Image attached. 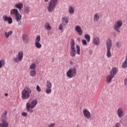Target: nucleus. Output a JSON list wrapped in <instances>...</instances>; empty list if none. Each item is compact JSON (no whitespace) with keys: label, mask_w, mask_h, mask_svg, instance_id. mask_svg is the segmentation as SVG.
Listing matches in <instances>:
<instances>
[{"label":"nucleus","mask_w":127,"mask_h":127,"mask_svg":"<svg viewBox=\"0 0 127 127\" xmlns=\"http://www.w3.org/2000/svg\"><path fill=\"white\" fill-rule=\"evenodd\" d=\"M55 127V123H53L48 125V127Z\"/></svg>","instance_id":"nucleus-41"},{"label":"nucleus","mask_w":127,"mask_h":127,"mask_svg":"<svg viewBox=\"0 0 127 127\" xmlns=\"http://www.w3.org/2000/svg\"><path fill=\"white\" fill-rule=\"evenodd\" d=\"M9 126V124L6 120L2 121V123L0 124V127H8Z\"/></svg>","instance_id":"nucleus-17"},{"label":"nucleus","mask_w":127,"mask_h":127,"mask_svg":"<svg viewBox=\"0 0 127 127\" xmlns=\"http://www.w3.org/2000/svg\"><path fill=\"white\" fill-rule=\"evenodd\" d=\"M77 75V69L76 68H70L66 72V76L69 79L75 77Z\"/></svg>","instance_id":"nucleus-5"},{"label":"nucleus","mask_w":127,"mask_h":127,"mask_svg":"<svg viewBox=\"0 0 127 127\" xmlns=\"http://www.w3.org/2000/svg\"><path fill=\"white\" fill-rule=\"evenodd\" d=\"M13 33L12 31H9V32H5V37L6 38H9V37Z\"/></svg>","instance_id":"nucleus-26"},{"label":"nucleus","mask_w":127,"mask_h":127,"mask_svg":"<svg viewBox=\"0 0 127 127\" xmlns=\"http://www.w3.org/2000/svg\"><path fill=\"white\" fill-rule=\"evenodd\" d=\"M24 12L25 13H29V12H30V8L28 6L25 7L24 8Z\"/></svg>","instance_id":"nucleus-32"},{"label":"nucleus","mask_w":127,"mask_h":127,"mask_svg":"<svg viewBox=\"0 0 127 127\" xmlns=\"http://www.w3.org/2000/svg\"><path fill=\"white\" fill-rule=\"evenodd\" d=\"M23 58V52L20 51L18 53L17 57L13 58L12 61L14 63H18V62H21Z\"/></svg>","instance_id":"nucleus-8"},{"label":"nucleus","mask_w":127,"mask_h":127,"mask_svg":"<svg viewBox=\"0 0 127 127\" xmlns=\"http://www.w3.org/2000/svg\"><path fill=\"white\" fill-rule=\"evenodd\" d=\"M2 19L4 21H8V24H11L12 23V18L10 17H7L6 15H3L2 16Z\"/></svg>","instance_id":"nucleus-14"},{"label":"nucleus","mask_w":127,"mask_h":127,"mask_svg":"<svg viewBox=\"0 0 127 127\" xmlns=\"http://www.w3.org/2000/svg\"><path fill=\"white\" fill-rule=\"evenodd\" d=\"M74 29H75V31H76V32H77V33L80 36H81L83 34V30H82L81 26H80L79 25L75 26Z\"/></svg>","instance_id":"nucleus-15"},{"label":"nucleus","mask_w":127,"mask_h":127,"mask_svg":"<svg viewBox=\"0 0 127 127\" xmlns=\"http://www.w3.org/2000/svg\"><path fill=\"white\" fill-rule=\"evenodd\" d=\"M68 12H69L70 14H73V13L75 12V10L74 9V8L72 6H68Z\"/></svg>","instance_id":"nucleus-25"},{"label":"nucleus","mask_w":127,"mask_h":127,"mask_svg":"<svg viewBox=\"0 0 127 127\" xmlns=\"http://www.w3.org/2000/svg\"><path fill=\"white\" fill-rule=\"evenodd\" d=\"M64 25H65L64 24H61L59 27V30H62V29H63V27H64Z\"/></svg>","instance_id":"nucleus-37"},{"label":"nucleus","mask_w":127,"mask_h":127,"mask_svg":"<svg viewBox=\"0 0 127 127\" xmlns=\"http://www.w3.org/2000/svg\"><path fill=\"white\" fill-rule=\"evenodd\" d=\"M93 43L94 45H100V38L98 37H95L93 39Z\"/></svg>","instance_id":"nucleus-22"},{"label":"nucleus","mask_w":127,"mask_h":127,"mask_svg":"<svg viewBox=\"0 0 127 127\" xmlns=\"http://www.w3.org/2000/svg\"><path fill=\"white\" fill-rule=\"evenodd\" d=\"M15 7H16V8H18L19 11H21V8L23 7V4L22 3H17L15 5Z\"/></svg>","instance_id":"nucleus-23"},{"label":"nucleus","mask_w":127,"mask_h":127,"mask_svg":"<svg viewBox=\"0 0 127 127\" xmlns=\"http://www.w3.org/2000/svg\"><path fill=\"white\" fill-rule=\"evenodd\" d=\"M21 22H20V23H18V25H20V24H21Z\"/></svg>","instance_id":"nucleus-46"},{"label":"nucleus","mask_w":127,"mask_h":127,"mask_svg":"<svg viewBox=\"0 0 127 127\" xmlns=\"http://www.w3.org/2000/svg\"><path fill=\"white\" fill-rule=\"evenodd\" d=\"M7 96H8V94L7 93L5 94V96L6 97Z\"/></svg>","instance_id":"nucleus-45"},{"label":"nucleus","mask_w":127,"mask_h":127,"mask_svg":"<svg viewBox=\"0 0 127 127\" xmlns=\"http://www.w3.org/2000/svg\"><path fill=\"white\" fill-rule=\"evenodd\" d=\"M82 114L84 117H85L87 120H89V119H91V112H90V111H89L88 109H83V110L82 111Z\"/></svg>","instance_id":"nucleus-12"},{"label":"nucleus","mask_w":127,"mask_h":127,"mask_svg":"<svg viewBox=\"0 0 127 127\" xmlns=\"http://www.w3.org/2000/svg\"><path fill=\"white\" fill-rule=\"evenodd\" d=\"M6 115H7V111H5L1 117V121H6Z\"/></svg>","instance_id":"nucleus-27"},{"label":"nucleus","mask_w":127,"mask_h":127,"mask_svg":"<svg viewBox=\"0 0 127 127\" xmlns=\"http://www.w3.org/2000/svg\"><path fill=\"white\" fill-rule=\"evenodd\" d=\"M30 76H31V77H35V76H36V70H35V69L31 70L30 71Z\"/></svg>","instance_id":"nucleus-28"},{"label":"nucleus","mask_w":127,"mask_h":127,"mask_svg":"<svg viewBox=\"0 0 127 127\" xmlns=\"http://www.w3.org/2000/svg\"><path fill=\"white\" fill-rule=\"evenodd\" d=\"M29 68L31 70H35L36 69V64L34 63L30 65Z\"/></svg>","instance_id":"nucleus-31"},{"label":"nucleus","mask_w":127,"mask_h":127,"mask_svg":"<svg viewBox=\"0 0 127 127\" xmlns=\"http://www.w3.org/2000/svg\"><path fill=\"white\" fill-rule=\"evenodd\" d=\"M123 26V20H118L114 24V29L118 33H121V27Z\"/></svg>","instance_id":"nucleus-6"},{"label":"nucleus","mask_w":127,"mask_h":127,"mask_svg":"<svg viewBox=\"0 0 127 127\" xmlns=\"http://www.w3.org/2000/svg\"><path fill=\"white\" fill-rule=\"evenodd\" d=\"M76 51H77V54L78 55H80V52H81V50L80 49V46L77 45H76Z\"/></svg>","instance_id":"nucleus-33"},{"label":"nucleus","mask_w":127,"mask_h":127,"mask_svg":"<svg viewBox=\"0 0 127 127\" xmlns=\"http://www.w3.org/2000/svg\"><path fill=\"white\" fill-rule=\"evenodd\" d=\"M84 37L85 39L87 40V42H88V43H89V42H90L91 40V36H90L89 34H86L84 36Z\"/></svg>","instance_id":"nucleus-30"},{"label":"nucleus","mask_w":127,"mask_h":127,"mask_svg":"<svg viewBox=\"0 0 127 127\" xmlns=\"http://www.w3.org/2000/svg\"><path fill=\"white\" fill-rule=\"evenodd\" d=\"M121 44H122V43H121V42H117L116 44L117 48H120V47H121Z\"/></svg>","instance_id":"nucleus-35"},{"label":"nucleus","mask_w":127,"mask_h":127,"mask_svg":"<svg viewBox=\"0 0 127 127\" xmlns=\"http://www.w3.org/2000/svg\"><path fill=\"white\" fill-rule=\"evenodd\" d=\"M45 2H48L49 1V0H45Z\"/></svg>","instance_id":"nucleus-44"},{"label":"nucleus","mask_w":127,"mask_h":127,"mask_svg":"<svg viewBox=\"0 0 127 127\" xmlns=\"http://www.w3.org/2000/svg\"><path fill=\"white\" fill-rule=\"evenodd\" d=\"M45 28L46 30H51L52 27H51L49 23L47 22L45 24Z\"/></svg>","instance_id":"nucleus-24"},{"label":"nucleus","mask_w":127,"mask_h":127,"mask_svg":"<svg viewBox=\"0 0 127 127\" xmlns=\"http://www.w3.org/2000/svg\"><path fill=\"white\" fill-rule=\"evenodd\" d=\"M26 110L28 112H30V113H33V110L31 109V108H29V109L27 108V106H26Z\"/></svg>","instance_id":"nucleus-36"},{"label":"nucleus","mask_w":127,"mask_h":127,"mask_svg":"<svg viewBox=\"0 0 127 127\" xmlns=\"http://www.w3.org/2000/svg\"><path fill=\"white\" fill-rule=\"evenodd\" d=\"M125 86H127V77H126L125 79Z\"/></svg>","instance_id":"nucleus-43"},{"label":"nucleus","mask_w":127,"mask_h":127,"mask_svg":"<svg viewBox=\"0 0 127 127\" xmlns=\"http://www.w3.org/2000/svg\"><path fill=\"white\" fill-rule=\"evenodd\" d=\"M38 101L36 99L33 100L31 103L27 102L26 104V107H27L28 109L31 108V109H34L35 107H36V105H37Z\"/></svg>","instance_id":"nucleus-9"},{"label":"nucleus","mask_w":127,"mask_h":127,"mask_svg":"<svg viewBox=\"0 0 127 127\" xmlns=\"http://www.w3.org/2000/svg\"><path fill=\"white\" fill-rule=\"evenodd\" d=\"M82 43L83 45H87V41L86 40H82Z\"/></svg>","instance_id":"nucleus-40"},{"label":"nucleus","mask_w":127,"mask_h":127,"mask_svg":"<svg viewBox=\"0 0 127 127\" xmlns=\"http://www.w3.org/2000/svg\"><path fill=\"white\" fill-rule=\"evenodd\" d=\"M22 41L24 43L27 44L29 42V38L28 36L26 34H24L22 37Z\"/></svg>","instance_id":"nucleus-16"},{"label":"nucleus","mask_w":127,"mask_h":127,"mask_svg":"<svg viewBox=\"0 0 127 127\" xmlns=\"http://www.w3.org/2000/svg\"><path fill=\"white\" fill-rule=\"evenodd\" d=\"M99 19H100V15H99V13H96L94 14L93 20L96 22H98V21H99Z\"/></svg>","instance_id":"nucleus-19"},{"label":"nucleus","mask_w":127,"mask_h":127,"mask_svg":"<svg viewBox=\"0 0 127 127\" xmlns=\"http://www.w3.org/2000/svg\"><path fill=\"white\" fill-rule=\"evenodd\" d=\"M106 47H107V57L110 58L112 57V54L111 53V49H112V40L108 39L106 42Z\"/></svg>","instance_id":"nucleus-4"},{"label":"nucleus","mask_w":127,"mask_h":127,"mask_svg":"<svg viewBox=\"0 0 127 127\" xmlns=\"http://www.w3.org/2000/svg\"><path fill=\"white\" fill-rule=\"evenodd\" d=\"M52 92V83H51V82H50V81H47L45 92L46 93V94H48V95H49V94H51Z\"/></svg>","instance_id":"nucleus-10"},{"label":"nucleus","mask_w":127,"mask_h":127,"mask_svg":"<svg viewBox=\"0 0 127 127\" xmlns=\"http://www.w3.org/2000/svg\"><path fill=\"white\" fill-rule=\"evenodd\" d=\"M114 127H121V123H117L115 124Z\"/></svg>","instance_id":"nucleus-39"},{"label":"nucleus","mask_w":127,"mask_h":127,"mask_svg":"<svg viewBox=\"0 0 127 127\" xmlns=\"http://www.w3.org/2000/svg\"><path fill=\"white\" fill-rule=\"evenodd\" d=\"M117 115L120 119L123 118V117L125 116V112H124V110L122 108H119L117 110Z\"/></svg>","instance_id":"nucleus-13"},{"label":"nucleus","mask_w":127,"mask_h":127,"mask_svg":"<svg viewBox=\"0 0 127 127\" xmlns=\"http://www.w3.org/2000/svg\"><path fill=\"white\" fill-rule=\"evenodd\" d=\"M2 66H4V61L1 60L0 61V68H1Z\"/></svg>","instance_id":"nucleus-34"},{"label":"nucleus","mask_w":127,"mask_h":127,"mask_svg":"<svg viewBox=\"0 0 127 127\" xmlns=\"http://www.w3.org/2000/svg\"><path fill=\"white\" fill-rule=\"evenodd\" d=\"M57 3H58V0H50L47 5V9L49 12H53L55 10Z\"/></svg>","instance_id":"nucleus-2"},{"label":"nucleus","mask_w":127,"mask_h":127,"mask_svg":"<svg viewBox=\"0 0 127 127\" xmlns=\"http://www.w3.org/2000/svg\"><path fill=\"white\" fill-rule=\"evenodd\" d=\"M35 46L36 48L40 49L42 47V45L40 44V36L38 35L36 36L35 41Z\"/></svg>","instance_id":"nucleus-11"},{"label":"nucleus","mask_w":127,"mask_h":127,"mask_svg":"<svg viewBox=\"0 0 127 127\" xmlns=\"http://www.w3.org/2000/svg\"><path fill=\"white\" fill-rule=\"evenodd\" d=\"M69 18L66 16H64L62 17V22L65 25V24H67L68 22H69Z\"/></svg>","instance_id":"nucleus-18"},{"label":"nucleus","mask_w":127,"mask_h":127,"mask_svg":"<svg viewBox=\"0 0 127 127\" xmlns=\"http://www.w3.org/2000/svg\"><path fill=\"white\" fill-rule=\"evenodd\" d=\"M32 93V90L29 86H26L21 91V98L22 100H27L30 97V94Z\"/></svg>","instance_id":"nucleus-1"},{"label":"nucleus","mask_w":127,"mask_h":127,"mask_svg":"<svg viewBox=\"0 0 127 127\" xmlns=\"http://www.w3.org/2000/svg\"><path fill=\"white\" fill-rule=\"evenodd\" d=\"M21 18H22V15L19 13L15 16V19L17 22H19L21 20Z\"/></svg>","instance_id":"nucleus-20"},{"label":"nucleus","mask_w":127,"mask_h":127,"mask_svg":"<svg viewBox=\"0 0 127 127\" xmlns=\"http://www.w3.org/2000/svg\"><path fill=\"white\" fill-rule=\"evenodd\" d=\"M117 73H118V68L115 67H113L112 70L110 71V74L106 77L107 83H111L112 82V80H113V78H115Z\"/></svg>","instance_id":"nucleus-3"},{"label":"nucleus","mask_w":127,"mask_h":127,"mask_svg":"<svg viewBox=\"0 0 127 127\" xmlns=\"http://www.w3.org/2000/svg\"><path fill=\"white\" fill-rule=\"evenodd\" d=\"M19 12H18V10L17 9H12L10 11V14L11 15H17V14H19Z\"/></svg>","instance_id":"nucleus-21"},{"label":"nucleus","mask_w":127,"mask_h":127,"mask_svg":"<svg viewBox=\"0 0 127 127\" xmlns=\"http://www.w3.org/2000/svg\"><path fill=\"white\" fill-rule=\"evenodd\" d=\"M28 114L26 113V112H23L22 113V116H23V117H26L27 116Z\"/></svg>","instance_id":"nucleus-42"},{"label":"nucleus","mask_w":127,"mask_h":127,"mask_svg":"<svg viewBox=\"0 0 127 127\" xmlns=\"http://www.w3.org/2000/svg\"><path fill=\"white\" fill-rule=\"evenodd\" d=\"M70 56L75 57L77 53L75 48V41L73 39H71L70 41Z\"/></svg>","instance_id":"nucleus-7"},{"label":"nucleus","mask_w":127,"mask_h":127,"mask_svg":"<svg viewBox=\"0 0 127 127\" xmlns=\"http://www.w3.org/2000/svg\"><path fill=\"white\" fill-rule=\"evenodd\" d=\"M36 90L37 92H41V88H40V86H39V85H37L36 86Z\"/></svg>","instance_id":"nucleus-38"},{"label":"nucleus","mask_w":127,"mask_h":127,"mask_svg":"<svg viewBox=\"0 0 127 127\" xmlns=\"http://www.w3.org/2000/svg\"><path fill=\"white\" fill-rule=\"evenodd\" d=\"M122 67L123 69H126L127 67V58L122 64Z\"/></svg>","instance_id":"nucleus-29"}]
</instances>
